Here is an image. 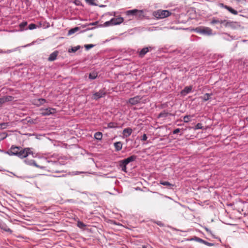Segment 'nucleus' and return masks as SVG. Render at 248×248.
<instances>
[{
  "mask_svg": "<svg viewBox=\"0 0 248 248\" xmlns=\"http://www.w3.org/2000/svg\"><path fill=\"white\" fill-rule=\"evenodd\" d=\"M193 117L192 115H186L183 118V121L185 123H188L190 121L191 118Z\"/></svg>",
  "mask_w": 248,
  "mask_h": 248,
  "instance_id": "obj_24",
  "label": "nucleus"
},
{
  "mask_svg": "<svg viewBox=\"0 0 248 248\" xmlns=\"http://www.w3.org/2000/svg\"><path fill=\"white\" fill-rule=\"evenodd\" d=\"M192 90V87L189 86V87H186L185 88V89L182 91V93H183V94H186V93H190L191 92Z\"/></svg>",
  "mask_w": 248,
  "mask_h": 248,
  "instance_id": "obj_22",
  "label": "nucleus"
},
{
  "mask_svg": "<svg viewBox=\"0 0 248 248\" xmlns=\"http://www.w3.org/2000/svg\"><path fill=\"white\" fill-rule=\"evenodd\" d=\"M24 162L27 164H28V165H33V166H35V167H36L37 168H42V167H41L39 165L36 164V163L35 162V161L34 160H28V159H25L24 160Z\"/></svg>",
  "mask_w": 248,
  "mask_h": 248,
  "instance_id": "obj_16",
  "label": "nucleus"
},
{
  "mask_svg": "<svg viewBox=\"0 0 248 248\" xmlns=\"http://www.w3.org/2000/svg\"><path fill=\"white\" fill-rule=\"evenodd\" d=\"M142 248H146V247L145 246H142Z\"/></svg>",
  "mask_w": 248,
  "mask_h": 248,
  "instance_id": "obj_45",
  "label": "nucleus"
},
{
  "mask_svg": "<svg viewBox=\"0 0 248 248\" xmlns=\"http://www.w3.org/2000/svg\"><path fill=\"white\" fill-rule=\"evenodd\" d=\"M17 50V48L14 49L7 50V51H3L2 49H0V53H10L12 52L15 51Z\"/></svg>",
  "mask_w": 248,
  "mask_h": 248,
  "instance_id": "obj_28",
  "label": "nucleus"
},
{
  "mask_svg": "<svg viewBox=\"0 0 248 248\" xmlns=\"http://www.w3.org/2000/svg\"><path fill=\"white\" fill-rule=\"evenodd\" d=\"M141 98L140 96H136L129 99L128 102L132 105L139 103L141 100Z\"/></svg>",
  "mask_w": 248,
  "mask_h": 248,
  "instance_id": "obj_8",
  "label": "nucleus"
},
{
  "mask_svg": "<svg viewBox=\"0 0 248 248\" xmlns=\"http://www.w3.org/2000/svg\"><path fill=\"white\" fill-rule=\"evenodd\" d=\"M167 113H161L159 114V117H166L167 116Z\"/></svg>",
  "mask_w": 248,
  "mask_h": 248,
  "instance_id": "obj_40",
  "label": "nucleus"
},
{
  "mask_svg": "<svg viewBox=\"0 0 248 248\" xmlns=\"http://www.w3.org/2000/svg\"><path fill=\"white\" fill-rule=\"evenodd\" d=\"M205 230H206V231L207 232H210V230H209V229H208V228H205Z\"/></svg>",
  "mask_w": 248,
  "mask_h": 248,
  "instance_id": "obj_43",
  "label": "nucleus"
},
{
  "mask_svg": "<svg viewBox=\"0 0 248 248\" xmlns=\"http://www.w3.org/2000/svg\"><path fill=\"white\" fill-rule=\"evenodd\" d=\"M0 228L2 230L5 231V232H9L10 233L12 232V231L10 230V229H9L7 226V225L3 223L0 222Z\"/></svg>",
  "mask_w": 248,
  "mask_h": 248,
  "instance_id": "obj_15",
  "label": "nucleus"
},
{
  "mask_svg": "<svg viewBox=\"0 0 248 248\" xmlns=\"http://www.w3.org/2000/svg\"><path fill=\"white\" fill-rule=\"evenodd\" d=\"M13 97L11 96H5L3 97L0 98V105L6 102L12 100Z\"/></svg>",
  "mask_w": 248,
  "mask_h": 248,
  "instance_id": "obj_10",
  "label": "nucleus"
},
{
  "mask_svg": "<svg viewBox=\"0 0 248 248\" xmlns=\"http://www.w3.org/2000/svg\"><path fill=\"white\" fill-rule=\"evenodd\" d=\"M95 0H86V2L92 5H95L96 4L94 3Z\"/></svg>",
  "mask_w": 248,
  "mask_h": 248,
  "instance_id": "obj_34",
  "label": "nucleus"
},
{
  "mask_svg": "<svg viewBox=\"0 0 248 248\" xmlns=\"http://www.w3.org/2000/svg\"><path fill=\"white\" fill-rule=\"evenodd\" d=\"M136 13H137V9L128 10L126 12V14L127 16H136Z\"/></svg>",
  "mask_w": 248,
  "mask_h": 248,
  "instance_id": "obj_19",
  "label": "nucleus"
},
{
  "mask_svg": "<svg viewBox=\"0 0 248 248\" xmlns=\"http://www.w3.org/2000/svg\"><path fill=\"white\" fill-rule=\"evenodd\" d=\"M78 30H79L78 27H75L74 28L71 29V30H70L69 31L68 34L71 35V34L74 33L75 32H76V31H78Z\"/></svg>",
  "mask_w": 248,
  "mask_h": 248,
  "instance_id": "obj_26",
  "label": "nucleus"
},
{
  "mask_svg": "<svg viewBox=\"0 0 248 248\" xmlns=\"http://www.w3.org/2000/svg\"><path fill=\"white\" fill-rule=\"evenodd\" d=\"M106 94V93L104 90H100L98 92L93 94V98L95 100H97L101 97L105 96Z\"/></svg>",
  "mask_w": 248,
  "mask_h": 248,
  "instance_id": "obj_6",
  "label": "nucleus"
},
{
  "mask_svg": "<svg viewBox=\"0 0 248 248\" xmlns=\"http://www.w3.org/2000/svg\"><path fill=\"white\" fill-rule=\"evenodd\" d=\"M115 14H116V12H113L112 14H111V15L115 16Z\"/></svg>",
  "mask_w": 248,
  "mask_h": 248,
  "instance_id": "obj_44",
  "label": "nucleus"
},
{
  "mask_svg": "<svg viewBox=\"0 0 248 248\" xmlns=\"http://www.w3.org/2000/svg\"><path fill=\"white\" fill-rule=\"evenodd\" d=\"M97 76V74L96 72L90 73L89 75V78L91 79H94Z\"/></svg>",
  "mask_w": 248,
  "mask_h": 248,
  "instance_id": "obj_29",
  "label": "nucleus"
},
{
  "mask_svg": "<svg viewBox=\"0 0 248 248\" xmlns=\"http://www.w3.org/2000/svg\"><path fill=\"white\" fill-rule=\"evenodd\" d=\"M198 241H199V242H204L203 240H202V239H200V238L198 239Z\"/></svg>",
  "mask_w": 248,
  "mask_h": 248,
  "instance_id": "obj_42",
  "label": "nucleus"
},
{
  "mask_svg": "<svg viewBox=\"0 0 248 248\" xmlns=\"http://www.w3.org/2000/svg\"><path fill=\"white\" fill-rule=\"evenodd\" d=\"M115 150L117 151H120L122 148V143L120 141L116 142L114 144Z\"/></svg>",
  "mask_w": 248,
  "mask_h": 248,
  "instance_id": "obj_18",
  "label": "nucleus"
},
{
  "mask_svg": "<svg viewBox=\"0 0 248 248\" xmlns=\"http://www.w3.org/2000/svg\"><path fill=\"white\" fill-rule=\"evenodd\" d=\"M91 25H95V23H93L91 24Z\"/></svg>",
  "mask_w": 248,
  "mask_h": 248,
  "instance_id": "obj_46",
  "label": "nucleus"
},
{
  "mask_svg": "<svg viewBox=\"0 0 248 248\" xmlns=\"http://www.w3.org/2000/svg\"><path fill=\"white\" fill-rule=\"evenodd\" d=\"M94 137L97 140H101L102 138V134L100 132H96L94 134Z\"/></svg>",
  "mask_w": 248,
  "mask_h": 248,
  "instance_id": "obj_21",
  "label": "nucleus"
},
{
  "mask_svg": "<svg viewBox=\"0 0 248 248\" xmlns=\"http://www.w3.org/2000/svg\"><path fill=\"white\" fill-rule=\"evenodd\" d=\"M143 10H137V13H136V16H137L139 18H142L144 16Z\"/></svg>",
  "mask_w": 248,
  "mask_h": 248,
  "instance_id": "obj_20",
  "label": "nucleus"
},
{
  "mask_svg": "<svg viewBox=\"0 0 248 248\" xmlns=\"http://www.w3.org/2000/svg\"><path fill=\"white\" fill-rule=\"evenodd\" d=\"M93 46H94V45H92V44H89V45H86L85 46V47L87 49H89L93 47Z\"/></svg>",
  "mask_w": 248,
  "mask_h": 248,
  "instance_id": "obj_38",
  "label": "nucleus"
},
{
  "mask_svg": "<svg viewBox=\"0 0 248 248\" xmlns=\"http://www.w3.org/2000/svg\"><path fill=\"white\" fill-rule=\"evenodd\" d=\"M124 21V18L122 17L112 18L111 20L104 23L105 26L116 25L122 23Z\"/></svg>",
  "mask_w": 248,
  "mask_h": 248,
  "instance_id": "obj_3",
  "label": "nucleus"
},
{
  "mask_svg": "<svg viewBox=\"0 0 248 248\" xmlns=\"http://www.w3.org/2000/svg\"><path fill=\"white\" fill-rule=\"evenodd\" d=\"M170 14V12L168 10H158L154 11L153 15L155 18L159 19L168 17Z\"/></svg>",
  "mask_w": 248,
  "mask_h": 248,
  "instance_id": "obj_1",
  "label": "nucleus"
},
{
  "mask_svg": "<svg viewBox=\"0 0 248 248\" xmlns=\"http://www.w3.org/2000/svg\"><path fill=\"white\" fill-rule=\"evenodd\" d=\"M127 164H125L124 163H123V162H122V164H121V166L122 167V170L124 172L126 171V166Z\"/></svg>",
  "mask_w": 248,
  "mask_h": 248,
  "instance_id": "obj_33",
  "label": "nucleus"
},
{
  "mask_svg": "<svg viewBox=\"0 0 248 248\" xmlns=\"http://www.w3.org/2000/svg\"><path fill=\"white\" fill-rule=\"evenodd\" d=\"M147 139V137L145 134H143V135L142 136V138L141 139V140L142 141H145Z\"/></svg>",
  "mask_w": 248,
  "mask_h": 248,
  "instance_id": "obj_39",
  "label": "nucleus"
},
{
  "mask_svg": "<svg viewBox=\"0 0 248 248\" xmlns=\"http://www.w3.org/2000/svg\"><path fill=\"white\" fill-rule=\"evenodd\" d=\"M58 52L57 51H54L52 53L48 58L49 61H53L56 59L58 56Z\"/></svg>",
  "mask_w": 248,
  "mask_h": 248,
  "instance_id": "obj_14",
  "label": "nucleus"
},
{
  "mask_svg": "<svg viewBox=\"0 0 248 248\" xmlns=\"http://www.w3.org/2000/svg\"><path fill=\"white\" fill-rule=\"evenodd\" d=\"M27 25V23L26 22H23L20 24V27L21 28V29H24Z\"/></svg>",
  "mask_w": 248,
  "mask_h": 248,
  "instance_id": "obj_37",
  "label": "nucleus"
},
{
  "mask_svg": "<svg viewBox=\"0 0 248 248\" xmlns=\"http://www.w3.org/2000/svg\"><path fill=\"white\" fill-rule=\"evenodd\" d=\"M160 184L163 186H173L172 184L170 183L169 182L167 181H160Z\"/></svg>",
  "mask_w": 248,
  "mask_h": 248,
  "instance_id": "obj_30",
  "label": "nucleus"
},
{
  "mask_svg": "<svg viewBox=\"0 0 248 248\" xmlns=\"http://www.w3.org/2000/svg\"><path fill=\"white\" fill-rule=\"evenodd\" d=\"M46 102V100L43 98H40L34 100V104L37 106H40L45 104Z\"/></svg>",
  "mask_w": 248,
  "mask_h": 248,
  "instance_id": "obj_13",
  "label": "nucleus"
},
{
  "mask_svg": "<svg viewBox=\"0 0 248 248\" xmlns=\"http://www.w3.org/2000/svg\"><path fill=\"white\" fill-rule=\"evenodd\" d=\"M77 226L81 229H84L86 227V225L81 221H78L77 222Z\"/></svg>",
  "mask_w": 248,
  "mask_h": 248,
  "instance_id": "obj_31",
  "label": "nucleus"
},
{
  "mask_svg": "<svg viewBox=\"0 0 248 248\" xmlns=\"http://www.w3.org/2000/svg\"><path fill=\"white\" fill-rule=\"evenodd\" d=\"M133 130L131 128H126L124 129L123 134L124 137H129L132 133Z\"/></svg>",
  "mask_w": 248,
  "mask_h": 248,
  "instance_id": "obj_11",
  "label": "nucleus"
},
{
  "mask_svg": "<svg viewBox=\"0 0 248 248\" xmlns=\"http://www.w3.org/2000/svg\"><path fill=\"white\" fill-rule=\"evenodd\" d=\"M136 158V156L135 155H132L122 161L123 163L125 164H128L129 163L134 161Z\"/></svg>",
  "mask_w": 248,
  "mask_h": 248,
  "instance_id": "obj_12",
  "label": "nucleus"
},
{
  "mask_svg": "<svg viewBox=\"0 0 248 248\" xmlns=\"http://www.w3.org/2000/svg\"><path fill=\"white\" fill-rule=\"evenodd\" d=\"M211 95L209 93H205L203 96H202L201 98L203 101H207L210 98Z\"/></svg>",
  "mask_w": 248,
  "mask_h": 248,
  "instance_id": "obj_25",
  "label": "nucleus"
},
{
  "mask_svg": "<svg viewBox=\"0 0 248 248\" xmlns=\"http://www.w3.org/2000/svg\"><path fill=\"white\" fill-rule=\"evenodd\" d=\"M9 126V123H3L0 124V129H4L7 128Z\"/></svg>",
  "mask_w": 248,
  "mask_h": 248,
  "instance_id": "obj_27",
  "label": "nucleus"
},
{
  "mask_svg": "<svg viewBox=\"0 0 248 248\" xmlns=\"http://www.w3.org/2000/svg\"><path fill=\"white\" fill-rule=\"evenodd\" d=\"M79 48H80V46H76L72 47L71 48H69L68 49V51L69 53H71V52L74 53V52H76L79 49Z\"/></svg>",
  "mask_w": 248,
  "mask_h": 248,
  "instance_id": "obj_23",
  "label": "nucleus"
},
{
  "mask_svg": "<svg viewBox=\"0 0 248 248\" xmlns=\"http://www.w3.org/2000/svg\"><path fill=\"white\" fill-rule=\"evenodd\" d=\"M20 150V148L19 147L12 146L10 151H8L7 153L10 155H16L18 154L19 151Z\"/></svg>",
  "mask_w": 248,
  "mask_h": 248,
  "instance_id": "obj_7",
  "label": "nucleus"
},
{
  "mask_svg": "<svg viewBox=\"0 0 248 248\" xmlns=\"http://www.w3.org/2000/svg\"><path fill=\"white\" fill-rule=\"evenodd\" d=\"M194 31L197 33L203 35H211L212 33V30L206 27H199L195 28Z\"/></svg>",
  "mask_w": 248,
  "mask_h": 248,
  "instance_id": "obj_2",
  "label": "nucleus"
},
{
  "mask_svg": "<svg viewBox=\"0 0 248 248\" xmlns=\"http://www.w3.org/2000/svg\"><path fill=\"white\" fill-rule=\"evenodd\" d=\"M41 112L40 114L42 116H46L52 114H54L56 112V110L53 108H42L40 109Z\"/></svg>",
  "mask_w": 248,
  "mask_h": 248,
  "instance_id": "obj_5",
  "label": "nucleus"
},
{
  "mask_svg": "<svg viewBox=\"0 0 248 248\" xmlns=\"http://www.w3.org/2000/svg\"><path fill=\"white\" fill-rule=\"evenodd\" d=\"M150 48H151V47H144L142 48L139 53L140 56L141 57L144 56L149 51Z\"/></svg>",
  "mask_w": 248,
  "mask_h": 248,
  "instance_id": "obj_17",
  "label": "nucleus"
},
{
  "mask_svg": "<svg viewBox=\"0 0 248 248\" xmlns=\"http://www.w3.org/2000/svg\"><path fill=\"white\" fill-rule=\"evenodd\" d=\"M180 131V129H179V128H177V129H175V130L173 131V133L174 134H177V133H178Z\"/></svg>",
  "mask_w": 248,
  "mask_h": 248,
  "instance_id": "obj_41",
  "label": "nucleus"
},
{
  "mask_svg": "<svg viewBox=\"0 0 248 248\" xmlns=\"http://www.w3.org/2000/svg\"><path fill=\"white\" fill-rule=\"evenodd\" d=\"M36 27V26L35 24H31L29 25V27H28V28L30 29V30H33V29H35Z\"/></svg>",
  "mask_w": 248,
  "mask_h": 248,
  "instance_id": "obj_36",
  "label": "nucleus"
},
{
  "mask_svg": "<svg viewBox=\"0 0 248 248\" xmlns=\"http://www.w3.org/2000/svg\"><path fill=\"white\" fill-rule=\"evenodd\" d=\"M220 5L221 7L225 8L226 9L228 10L230 13H231L232 14L234 15H236L238 14L237 11L234 10L231 7L224 5L223 3L220 4Z\"/></svg>",
  "mask_w": 248,
  "mask_h": 248,
  "instance_id": "obj_9",
  "label": "nucleus"
},
{
  "mask_svg": "<svg viewBox=\"0 0 248 248\" xmlns=\"http://www.w3.org/2000/svg\"><path fill=\"white\" fill-rule=\"evenodd\" d=\"M225 21H220L219 20H217V19H213L212 21H211V24H217V23H220V24H222Z\"/></svg>",
  "mask_w": 248,
  "mask_h": 248,
  "instance_id": "obj_32",
  "label": "nucleus"
},
{
  "mask_svg": "<svg viewBox=\"0 0 248 248\" xmlns=\"http://www.w3.org/2000/svg\"><path fill=\"white\" fill-rule=\"evenodd\" d=\"M31 154H32V152L31 151V149L29 148H26L23 150L20 149L17 156L21 158H23L26 157Z\"/></svg>",
  "mask_w": 248,
  "mask_h": 248,
  "instance_id": "obj_4",
  "label": "nucleus"
},
{
  "mask_svg": "<svg viewBox=\"0 0 248 248\" xmlns=\"http://www.w3.org/2000/svg\"><path fill=\"white\" fill-rule=\"evenodd\" d=\"M202 124L201 123L197 124L195 127V129H202Z\"/></svg>",
  "mask_w": 248,
  "mask_h": 248,
  "instance_id": "obj_35",
  "label": "nucleus"
}]
</instances>
